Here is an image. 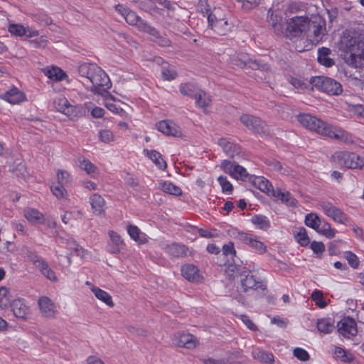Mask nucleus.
I'll return each mask as SVG.
<instances>
[{
    "instance_id": "obj_1",
    "label": "nucleus",
    "mask_w": 364,
    "mask_h": 364,
    "mask_svg": "<svg viewBox=\"0 0 364 364\" xmlns=\"http://www.w3.org/2000/svg\"><path fill=\"white\" fill-rule=\"evenodd\" d=\"M77 71L79 81L95 94L102 95L111 87V82L106 73L95 63H82Z\"/></svg>"
},
{
    "instance_id": "obj_2",
    "label": "nucleus",
    "mask_w": 364,
    "mask_h": 364,
    "mask_svg": "<svg viewBox=\"0 0 364 364\" xmlns=\"http://www.w3.org/2000/svg\"><path fill=\"white\" fill-rule=\"evenodd\" d=\"M298 121L303 127L322 136L341 141L347 144L353 143V136L350 133L311 114H300L298 115Z\"/></svg>"
},
{
    "instance_id": "obj_3",
    "label": "nucleus",
    "mask_w": 364,
    "mask_h": 364,
    "mask_svg": "<svg viewBox=\"0 0 364 364\" xmlns=\"http://www.w3.org/2000/svg\"><path fill=\"white\" fill-rule=\"evenodd\" d=\"M115 9L124 18L127 23L129 25L135 26L139 31L146 32L152 36H158V31L154 27L148 24L136 12L121 4L116 5Z\"/></svg>"
},
{
    "instance_id": "obj_4",
    "label": "nucleus",
    "mask_w": 364,
    "mask_h": 364,
    "mask_svg": "<svg viewBox=\"0 0 364 364\" xmlns=\"http://www.w3.org/2000/svg\"><path fill=\"white\" fill-rule=\"evenodd\" d=\"M208 27L214 33L219 36L228 34L232 27L227 18H225L223 11L219 8H214L208 16Z\"/></svg>"
},
{
    "instance_id": "obj_5",
    "label": "nucleus",
    "mask_w": 364,
    "mask_h": 364,
    "mask_svg": "<svg viewBox=\"0 0 364 364\" xmlns=\"http://www.w3.org/2000/svg\"><path fill=\"white\" fill-rule=\"evenodd\" d=\"M231 63L234 65H236L240 68L249 67L252 70H258L262 73L261 75L258 74L257 76L262 80L266 79L268 74L270 73V68L267 64L262 63L261 62L256 60L250 59L248 56L245 55L233 56L231 58Z\"/></svg>"
},
{
    "instance_id": "obj_6",
    "label": "nucleus",
    "mask_w": 364,
    "mask_h": 364,
    "mask_svg": "<svg viewBox=\"0 0 364 364\" xmlns=\"http://www.w3.org/2000/svg\"><path fill=\"white\" fill-rule=\"evenodd\" d=\"M332 160L338 166L348 168H360L364 166V158L355 153L337 151L332 156Z\"/></svg>"
},
{
    "instance_id": "obj_7",
    "label": "nucleus",
    "mask_w": 364,
    "mask_h": 364,
    "mask_svg": "<svg viewBox=\"0 0 364 364\" xmlns=\"http://www.w3.org/2000/svg\"><path fill=\"white\" fill-rule=\"evenodd\" d=\"M311 84L331 95H338L343 92L342 85L334 79L324 77L316 76L311 78Z\"/></svg>"
},
{
    "instance_id": "obj_8",
    "label": "nucleus",
    "mask_w": 364,
    "mask_h": 364,
    "mask_svg": "<svg viewBox=\"0 0 364 364\" xmlns=\"http://www.w3.org/2000/svg\"><path fill=\"white\" fill-rule=\"evenodd\" d=\"M308 19L309 18L304 16H295L289 19L285 31L287 37L291 39L294 38H304Z\"/></svg>"
},
{
    "instance_id": "obj_9",
    "label": "nucleus",
    "mask_w": 364,
    "mask_h": 364,
    "mask_svg": "<svg viewBox=\"0 0 364 364\" xmlns=\"http://www.w3.org/2000/svg\"><path fill=\"white\" fill-rule=\"evenodd\" d=\"M325 23L319 18L315 20L308 19L305 36L312 43H317L323 38L326 31Z\"/></svg>"
},
{
    "instance_id": "obj_10",
    "label": "nucleus",
    "mask_w": 364,
    "mask_h": 364,
    "mask_svg": "<svg viewBox=\"0 0 364 364\" xmlns=\"http://www.w3.org/2000/svg\"><path fill=\"white\" fill-rule=\"evenodd\" d=\"M235 238L242 244L249 246L255 252L259 255H263L267 250V246L259 240L257 235L239 232Z\"/></svg>"
},
{
    "instance_id": "obj_11",
    "label": "nucleus",
    "mask_w": 364,
    "mask_h": 364,
    "mask_svg": "<svg viewBox=\"0 0 364 364\" xmlns=\"http://www.w3.org/2000/svg\"><path fill=\"white\" fill-rule=\"evenodd\" d=\"M240 120L247 128L257 133L267 134L269 132V128L265 122L255 116L243 114Z\"/></svg>"
},
{
    "instance_id": "obj_12",
    "label": "nucleus",
    "mask_w": 364,
    "mask_h": 364,
    "mask_svg": "<svg viewBox=\"0 0 364 364\" xmlns=\"http://www.w3.org/2000/svg\"><path fill=\"white\" fill-rule=\"evenodd\" d=\"M173 342L178 347L188 349L195 348L199 344L198 340L196 336L185 332L175 333Z\"/></svg>"
},
{
    "instance_id": "obj_13",
    "label": "nucleus",
    "mask_w": 364,
    "mask_h": 364,
    "mask_svg": "<svg viewBox=\"0 0 364 364\" xmlns=\"http://www.w3.org/2000/svg\"><path fill=\"white\" fill-rule=\"evenodd\" d=\"M240 283L243 291L245 292L249 289H265V285L261 281H257L249 270L240 272Z\"/></svg>"
},
{
    "instance_id": "obj_14",
    "label": "nucleus",
    "mask_w": 364,
    "mask_h": 364,
    "mask_svg": "<svg viewBox=\"0 0 364 364\" xmlns=\"http://www.w3.org/2000/svg\"><path fill=\"white\" fill-rule=\"evenodd\" d=\"M221 168L225 173L237 179L245 180L248 176V173L244 167L227 160L222 162Z\"/></svg>"
},
{
    "instance_id": "obj_15",
    "label": "nucleus",
    "mask_w": 364,
    "mask_h": 364,
    "mask_svg": "<svg viewBox=\"0 0 364 364\" xmlns=\"http://www.w3.org/2000/svg\"><path fill=\"white\" fill-rule=\"evenodd\" d=\"M338 331L346 338L356 335L357 325L354 319L350 317H345L337 324Z\"/></svg>"
},
{
    "instance_id": "obj_16",
    "label": "nucleus",
    "mask_w": 364,
    "mask_h": 364,
    "mask_svg": "<svg viewBox=\"0 0 364 364\" xmlns=\"http://www.w3.org/2000/svg\"><path fill=\"white\" fill-rule=\"evenodd\" d=\"M9 31L11 35L18 37H26L27 38L38 36V31L31 27H25L22 24L11 23L9 26Z\"/></svg>"
},
{
    "instance_id": "obj_17",
    "label": "nucleus",
    "mask_w": 364,
    "mask_h": 364,
    "mask_svg": "<svg viewBox=\"0 0 364 364\" xmlns=\"http://www.w3.org/2000/svg\"><path fill=\"white\" fill-rule=\"evenodd\" d=\"M320 206L326 215L332 218L336 222L344 223L347 221L346 215L331 203L323 202L320 204Z\"/></svg>"
},
{
    "instance_id": "obj_18",
    "label": "nucleus",
    "mask_w": 364,
    "mask_h": 364,
    "mask_svg": "<svg viewBox=\"0 0 364 364\" xmlns=\"http://www.w3.org/2000/svg\"><path fill=\"white\" fill-rule=\"evenodd\" d=\"M341 43L350 53L364 48V41L358 35L346 36L342 39Z\"/></svg>"
},
{
    "instance_id": "obj_19",
    "label": "nucleus",
    "mask_w": 364,
    "mask_h": 364,
    "mask_svg": "<svg viewBox=\"0 0 364 364\" xmlns=\"http://www.w3.org/2000/svg\"><path fill=\"white\" fill-rule=\"evenodd\" d=\"M183 277L189 282L199 283L203 280V276L198 267L193 264H188L182 266Z\"/></svg>"
},
{
    "instance_id": "obj_20",
    "label": "nucleus",
    "mask_w": 364,
    "mask_h": 364,
    "mask_svg": "<svg viewBox=\"0 0 364 364\" xmlns=\"http://www.w3.org/2000/svg\"><path fill=\"white\" fill-rule=\"evenodd\" d=\"M38 306L42 315L47 318H53L55 316V305L48 296H43L38 299Z\"/></svg>"
},
{
    "instance_id": "obj_21",
    "label": "nucleus",
    "mask_w": 364,
    "mask_h": 364,
    "mask_svg": "<svg viewBox=\"0 0 364 364\" xmlns=\"http://www.w3.org/2000/svg\"><path fill=\"white\" fill-rule=\"evenodd\" d=\"M157 129L166 135L173 136H181L182 133L178 126L172 122L163 120L157 123Z\"/></svg>"
},
{
    "instance_id": "obj_22",
    "label": "nucleus",
    "mask_w": 364,
    "mask_h": 364,
    "mask_svg": "<svg viewBox=\"0 0 364 364\" xmlns=\"http://www.w3.org/2000/svg\"><path fill=\"white\" fill-rule=\"evenodd\" d=\"M11 309L16 317L26 319L30 313L29 307L23 299H15L11 304Z\"/></svg>"
},
{
    "instance_id": "obj_23",
    "label": "nucleus",
    "mask_w": 364,
    "mask_h": 364,
    "mask_svg": "<svg viewBox=\"0 0 364 364\" xmlns=\"http://www.w3.org/2000/svg\"><path fill=\"white\" fill-rule=\"evenodd\" d=\"M218 145L222 147L224 152L230 157L240 154V146L226 138H221L218 140Z\"/></svg>"
},
{
    "instance_id": "obj_24",
    "label": "nucleus",
    "mask_w": 364,
    "mask_h": 364,
    "mask_svg": "<svg viewBox=\"0 0 364 364\" xmlns=\"http://www.w3.org/2000/svg\"><path fill=\"white\" fill-rule=\"evenodd\" d=\"M267 22L275 33H283L282 17L279 14L274 13L271 9L268 11Z\"/></svg>"
},
{
    "instance_id": "obj_25",
    "label": "nucleus",
    "mask_w": 364,
    "mask_h": 364,
    "mask_svg": "<svg viewBox=\"0 0 364 364\" xmlns=\"http://www.w3.org/2000/svg\"><path fill=\"white\" fill-rule=\"evenodd\" d=\"M108 234L111 240V243L108 245V251L112 254L119 253L124 247V242L121 237L113 230L109 231Z\"/></svg>"
},
{
    "instance_id": "obj_26",
    "label": "nucleus",
    "mask_w": 364,
    "mask_h": 364,
    "mask_svg": "<svg viewBox=\"0 0 364 364\" xmlns=\"http://www.w3.org/2000/svg\"><path fill=\"white\" fill-rule=\"evenodd\" d=\"M166 252L173 257H183L188 255V248L183 244L172 243L166 247Z\"/></svg>"
},
{
    "instance_id": "obj_27",
    "label": "nucleus",
    "mask_w": 364,
    "mask_h": 364,
    "mask_svg": "<svg viewBox=\"0 0 364 364\" xmlns=\"http://www.w3.org/2000/svg\"><path fill=\"white\" fill-rule=\"evenodd\" d=\"M250 181L255 187L267 193L268 196L270 195L271 189H273V186L267 179L262 176H251Z\"/></svg>"
},
{
    "instance_id": "obj_28",
    "label": "nucleus",
    "mask_w": 364,
    "mask_h": 364,
    "mask_svg": "<svg viewBox=\"0 0 364 364\" xmlns=\"http://www.w3.org/2000/svg\"><path fill=\"white\" fill-rule=\"evenodd\" d=\"M270 196H273L278 200H282L287 205L294 206L296 205V200L291 197V194L288 191H284L279 188L271 189Z\"/></svg>"
},
{
    "instance_id": "obj_29",
    "label": "nucleus",
    "mask_w": 364,
    "mask_h": 364,
    "mask_svg": "<svg viewBox=\"0 0 364 364\" xmlns=\"http://www.w3.org/2000/svg\"><path fill=\"white\" fill-rule=\"evenodd\" d=\"M270 196H273L278 200H282L287 205L294 206L296 205V200L291 197V194L288 191H284L279 188L271 189Z\"/></svg>"
},
{
    "instance_id": "obj_30",
    "label": "nucleus",
    "mask_w": 364,
    "mask_h": 364,
    "mask_svg": "<svg viewBox=\"0 0 364 364\" xmlns=\"http://www.w3.org/2000/svg\"><path fill=\"white\" fill-rule=\"evenodd\" d=\"M347 62L354 68L364 67V48L350 53Z\"/></svg>"
},
{
    "instance_id": "obj_31",
    "label": "nucleus",
    "mask_w": 364,
    "mask_h": 364,
    "mask_svg": "<svg viewBox=\"0 0 364 364\" xmlns=\"http://www.w3.org/2000/svg\"><path fill=\"white\" fill-rule=\"evenodd\" d=\"M252 355L255 360L264 364L272 363L274 361L273 354L261 348L253 350Z\"/></svg>"
},
{
    "instance_id": "obj_32",
    "label": "nucleus",
    "mask_w": 364,
    "mask_h": 364,
    "mask_svg": "<svg viewBox=\"0 0 364 364\" xmlns=\"http://www.w3.org/2000/svg\"><path fill=\"white\" fill-rule=\"evenodd\" d=\"M331 50L328 48L322 47L318 50V62L326 67H331L334 64V60L328 57Z\"/></svg>"
},
{
    "instance_id": "obj_33",
    "label": "nucleus",
    "mask_w": 364,
    "mask_h": 364,
    "mask_svg": "<svg viewBox=\"0 0 364 364\" xmlns=\"http://www.w3.org/2000/svg\"><path fill=\"white\" fill-rule=\"evenodd\" d=\"M4 98L11 104H18L24 99V95L17 88L14 87L6 92Z\"/></svg>"
},
{
    "instance_id": "obj_34",
    "label": "nucleus",
    "mask_w": 364,
    "mask_h": 364,
    "mask_svg": "<svg viewBox=\"0 0 364 364\" xmlns=\"http://www.w3.org/2000/svg\"><path fill=\"white\" fill-rule=\"evenodd\" d=\"M144 151L158 168L162 170H164L166 168V162L162 159V156L159 152L156 150L149 151L147 149H145Z\"/></svg>"
},
{
    "instance_id": "obj_35",
    "label": "nucleus",
    "mask_w": 364,
    "mask_h": 364,
    "mask_svg": "<svg viewBox=\"0 0 364 364\" xmlns=\"http://www.w3.org/2000/svg\"><path fill=\"white\" fill-rule=\"evenodd\" d=\"M91 291L97 299L105 303L109 307L114 306V302L112 296L107 291L95 286H92Z\"/></svg>"
},
{
    "instance_id": "obj_36",
    "label": "nucleus",
    "mask_w": 364,
    "mask_h": 364,
    "mask_svg": "<svg viewBox=\"0 0 364 364\" xmlns=\"http://www.w3.org/2000/svg\"><path fill=\"white\" fill-rule=\"evenodd\" d=\"M90 204L94 213L101 214L104 211L105 201L99 194L95 193L90 196Z\"/></svg>"
},
{
    "instance_id": "obj_37",
    "label": "nucleus",
    "mask_w": 364,
    "mask_h": 364,
    "mask_svg": "<svg viewBox=\"0 0 364 364\" xmlns=\"http://www.w3.org/2000/svg\"><path fill=\"white\" fill-rule=\"evenodd\" d=\"M316 327L318 330L323 333H329L335 328L334 322L330 318L318 319Z\"/></svg>"
},
{
    "instance_id": "obj_38",
    "label": "nucleus",
    "mask_w": 364,
    "mask_h": 364,
    "mask_svg": "<svg viewBox=\"0 0 364 364\" xmlns=\"http://www.w3.org/2000/svg\"><path fill=\"white\" fill-rule=\"evenodd\" d=\"M23 213L25 218L30 223H40L43 220V215L36 209L28 208L24 210Z\"/></svg>"
},
{
    "instance_id": "obj_39",
    "label": "nucleus",
    "mask_w": 364,
    "mask_h": 364,
    "mask_svg": "<svg viewBox=\"0 0 364 364\" xmlns=\"http://www.w3.org/2000/svg\"><path fill=\"white\" fill-rule=\"evenodd\" d=\"M160 188L166 193L173 196H181L182 194V190L180 187L169 181H164L160 183Z\"/></svg>"
},
{
    "instance_id": "obj_40",
    "label": "nucleus",
    "mask_w": 364,
    "mask_h": 364,
    "mask_svg": "<svg viewBox=\"0 0 364 364\" xmlns=\"http://www.w3.org/2000/svg\"><path fill=\"white\" fill-rule=\"evenodd\" d=\"M156 0H140L139 7L146 12H149L151 14H155L159 13V9L155 5Z\"/></svg>"
},
{
    "instance_id": "obj_41",
    "label": "nucleus",
    "mask_w": 364,
    "mask_h": 364,
    "mask_svg": "<svg viewBox=\"0 0 364 364\" xmlns=\"http://www.w3.org/2000/svg\"><path fill=\"white\" fill-rule=\"evenodd\" d=\"M200 90H201L195 85L191 83L183 84L180 86V92L182 95L189 96L194 99Z\"/></svg>"
},
{
    "instance_id": "obj_42",
    "label": "nucleus",
    "mask_w": 364,
    "mask_h": 364,
    "mask_svg": "<svg viewBox=\"0 0 364 364\" xmlns=\"http://www.w3.org/2000/svg\"><path fill=\"white\" fill-rule=\"evenodd\" d=\"M37 268L47 279L53 282H57L58 279L55 276V272L49 267L48 263L45 260L41 261V264Z\"/></svg>"
},
{
    "instance_id": "obj_43",
    "label": "nucleus",
    "mask_w": 364,
    "mask_h": 364,
    "mask_svg": "<svg viewBox=\"0 0 364 364\" xmlns=\"http://www.w3.org/2000/svg\"><path fill=\"white\" fill-rule=\"evenodd\" d=\"M195 98L196 104L198 107L206 109L211 103V98L208 96L205 92L200 90Z\"/></svg>"
},
{
    "instance_id": "obj_44",
    "label": "nucleus",
    "mask_w": 364,
    "mask_h": 364,
    "mask_svg": "<svg viewBox=\"0 0 364 364\" xmlns=\"http://www.w3.org/2000/svg\"><path fill=\"white\" fill-rule=\"evenodd\" d=\"M63 113L71 119H75L82 116V107L72 105L70 103Z\"/></svg>"
},
{
    "instance_id": "obj_45",
    "label": "nucleus",
    "mask_w": 364,
    "mask_h": 364,
    "mask_svg": "<svg viewBox=\"0 0 364 364\" xmlns=\"http://www.w3.org/2000/svg\"><path fill=\"white\" fill-rule=\"evenodd\" d=\"M44 73L48 78L57 81L62 80L65 73L59 68L53 67L51 69H45Z\"/></svg>"
},
{
    "instance_id": "obj_46",
    "label": "nucleus",
    "mask_w": 364,
    "mask_h": 364,
    "mask_svg": "<svg viewBox=\"0 0 364 364\" xmlns=\"http://www.w3.org/2000/svg\"><path fill=\"white\" fill-rule=\"evenodd\" d=\"M252 223L257 226L258 228L266 230L269 226V221L266 216L255 215L252 218Z\"/></svg>"
},
{
    "instance_id": "obj_47",
    "label": "nucleus",
    "mask_w": 364,
    "mask_h": 364,
    "mask_svg": "<svg viewBox=\"0 0 364 364\" xmlns=\"http://www.w3.org/2000/svg\"><path fill=\"white\" fill-rule=\"evenodd\" d=\"M296 240L301 246H307L309 243V238L307 235L306 230L304 228H299L297 229L296 232L294 235Z\"/></svg>"
},
{
    "instance_id": "obj_48",
    "label": "nucleus",
    "mask_w": 364,
    "mask_h": 364,
    "mask_svg": "<svg viewBox=\"0 0 364 364\" xmlns=\"http://www.w3.org/2000/svg\"><path fill=\"white\" fill-rule=\"evenodd\" d=\"M223 255L227 257L230 256L235 267L240 266L235 259V257H236V251L235 250L234 244L232 242H230L229 243L223 245Z\"/></svg>"
},
{
    "instance_id": "obj_49",
    "label": "nucleus",
    "mask_w": 364,
    "mask_h": 364,
    "mask_svg": "<svg viewBox=\"0 0 364 364\" xmlns=\"http://www.w3.org/2000/svg\"><path fill=\"white\" fill-rule=\"evenodd\" d=\"M316 231L328 238L333 237L336 233L335 230H333L328 223L325 222L323 223L321 222L320 223Z\"/></svg>"
},
{
    "instance_id": "obj_50",
    "label": "nucleus",
    "mask_w": 364,
    "mask_h": 364,
    "mask_svg": "<svg viewBox=\"0 0 364 364\" xmlns=\"http://www.w3.org/2000/svg\"><path fill=\"white\" fill-rule=\"evenodd\" d=\"M23 255L25 257H27L36 267V268L41 264V261H44V259L40 257L36 252L28 248L23 251Z\"/></svg>"
},
{
    "instance_id": "obj_51",
    "label": "nucleus",
    "mask_w": 364,
    "mask_h": 364,
    "mask_svg": "<svg viewBox=\"0 0 364 364\" xmlns=\"http://www.w3.org/2000/svg\"><path fill=\"white\" fill-rule=\"evenodd\" d=\"M320 223H321V220H320L319 218L316 214L310 213L306 216V218H305L306 225L316 230L318 229V228L320 225Z\"/></svg>"
},
{
    "instance_id": "obj_52",
    "label": "nucleus",
    "mask_w": 364,
    "mask_h": 364,
    "mask_svg": "<svg viewBox=\"0 0 364 364\" xmlns=\"http://www.w3.org/2000/svg\"><path fill=\"white\" fill-rule=\"evenodd\" d=\"M311 297L319 308L323 309L327 306V302L323 299V293L321 291L314 290Z\"/></svg>"
},
{
    "instance_id": "obj_53",
    "label": "nucleus",
    "mask_w": 364,
    "mask_h": 364,
    "mask_svg": "<svg viewBox=\"0 0 364 364\" xmlns=\"http://www.w3.org/2000/svg\"><path fill=\"white\" fill-rule=\"evenodd\" d=\"M10 304L9 289L4 287H0V308H6Z\"/></svg>"
},
{
    "instance_id": "obj_54",
    "label": "nucleus",
    "mask_w": 364,
    "mask_h": 364,
    "mask_svg": "<svg viewBox=\"0 0 364 364\" xmlns=\"http://www.w3.org/2000/svg\"><path fill=\"white\" fill-rule=\"evenodd\" d=\"M79 166L82 170L85 171L88 174L95 173L97 167L88 159H82L79 160Z\"/></svg>"
},
{
    "instance_id": "obj_55",
    "label": "nucleus",
    "mask_w": 364,
    "mask_h": 364,
    "mask_svg": "<svg viewBox=\"0 0 364 364\" xmlns=\"http://www.w3.org/2000/svg\"><path fill=\"white\" fill-rule=\"evenodd\" d=\"M54 107L55 108L60 112H63L66 107H68V104L70 103L69 101L65 98L64 96H58L54 100Z\"/></svg>"
},
{
    "instance_id": "obj_56",
    "label": "nucleus",
    "mask_w": 364,
    "mask_h": 364,
    "mask_svg": "<svg viewBox=\"0 0 364 364\" xmlns=\"http://www.w3.org/2000/svg\"><path fill=\"white\" fill-rule=\"evenodd\" d=\"M100 140L103 143H110L114 140V135L109 129H102L99 132Z\"/></svg>"
},
{
    "instance_id": "obj_57",
    "label": "nucleus",
    "mask_w": 364,
    "mask_h": 364,
    "mask_svg": "<svg viewBox=\"0 0 364 364\" xmlns=\"http://www.w3.org/2000/svg\"><path fill=\"white\" fill-rule=\"evenodd\" d=\"M334 354L336 358H340L342 361L350 362L353 360V356L350 353H347L343 348L336 347Z\"/></svg>"
},
{
    "instance_id": "obj_58",
    "label": "nucleus",
    "mask_w": 364,
    "mask_h": 364,
    "mask_svg": "<svg viewBox=\"0 0 364 364\" xmlns=\"http://www.w3.org/2000/svg\"><path fill=\"white\" fill-rule=\"evenodd\" d=\"M65 185L57 183L56 185L51 186V191L58 198H64L67 195V191L65 188H64Z\"/></svg>"
},
{
    "instance_id": "obj_59",
    "label": "nucleus",
    "mask_w": 364,
    "mask_h": 364,
    "mask_svg": "<svg viewBox=\"0 0 364 364\" xmlns=\"http://www.w3.org/2000/svg\"><path fill=\"white\" fill-rule=\"evenodd\" d=\"M58 183L68 185L70 182V176L69 173L64 170H58L57 173Z\"/></svg>"
},
{
    "instance_id": "obj_60",
    "label": "nucleus",
    "mask_w": 364,
    "mask_h": 364,
    "mask_svg": "<svg viewBox=\"0 0 364 364\" xmlns=\"http://www.w3.org/2000/svg\"><path fill=\"white\" fill-rule=\"evenodd\" d=\"M293 354L297 359L301 361H306L310 358L309 353L301 348H294L293 350Z\"/></svg>"
},
{
    "instance_id": "obj_61",
    "label": "nucleus",
    "mask_w": 364,
    "mask_h": 364,
    "mask_svg": "<svg viewBox=\"0 0 364 364\" xmlns=\"http://www.w3.org/2000/svg\"><path fill=\"white\" fill-rule=\"evenodd\" d=\"M218 181L222 187L223 191L231 193L233 189L232 185L228 181L226 177L219 176Z\"/></svg>"
},
{
    "instance_id": "obj_62",
    "label": "nucleus",
    "mask_w": 364,
    "mask_h": 364,
    "mask_svg": "<svg viewBox=\"0 0 364 364\" xmlns=\"http://www.w3.org/2000/svg\"><path fill=\"white\" fill-rule=\"evenodd\" d=\"M311 249L314 253L316 254L318 257H321L325 251V245L322 242L314 241L311 244Z\"/></svg>"
},
{
    "instance_id": "obj_63",
    "label": "nucleus",
    "mask_w": 364,
    "mask_h": 364,
    "mask_svg": "<svg viewBox=\"0 0 364 364\" xmlns=\"http://www.w3.org/2000/svg\"><path fill=\"white\" fill-rule=\"evenodd\" d=\"M345 258L353 268H357L359 264L358 257L351 252H345Z\"/></svg>"
},
{
    "instance_id": "obj_64",
    "label": "nucleus",
    "mask_w": 364,
    "mask_h": 364,
    "mask_svg": "<svg viewBox=\"0 0 364 364\" xmlns=\"http://www.w3.org/2000/svg\"><path fill=\"white\" fill-rule=\"evenodd\" d=\"M198 11L205 14L208 16V14L212 11H210V6L208 4V0H199L197 4Z\"/></svg>"
}]
</instances>
